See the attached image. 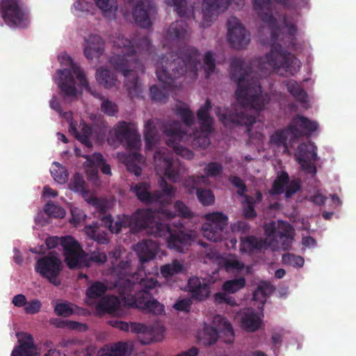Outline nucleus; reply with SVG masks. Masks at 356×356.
Returning <instances> with one entry per match:
<instances>
[{
	"mask_svg": "<svg viewBox=\"0 0 356 356\" xmlns=\"http://www.w3.org/2000/svg\"><path fill=\"white\" fill-rule=\"evenodd\" d=\"M289 92L298 102H305L307 92L300 86L298 82L291 79L286 83Z\"/></svg>",
	"mask_w": 356,
	"mask_h": 356,
	"instance_id": "obj_41",
	"label": "nucleus"
},
{
	"mask_svg": "<svg viewBox=\"0 0 356 356\" xmlns=\"http://www.w3.org/2000/svg\"><path fill=\"white\" fill-rule=\"evenodd\" d=\"M41 307V302L38 299H34L26 302L24 312L27 314H35L40 311Z\"/></svg>",
	"mask_w": 356,
	"mask_h": 356,
	"instance_id": "obj_63",
	"label": "nucleus"
},
{
	"mask_svg": "<svg viewBox=\"0 0 356 356\" xmlns=\"http://www.w3.org/2000/svg\"><path fill=\"white\" fill-rule=\"evenodd\" d=\"M208 221L202 226L204 236L213 242L222 241L226 235L228 218L220 212H213L206 215Z\"/></svg>",
	"mask_w": 356,
	"mask_h": 356,
	"instance_id": "obj_12",
	"label": "nucleus"
},
{
	"mask_svg": "<svg viewBox=\"0 0 356 356\" xmlns=\"http://www.w3.org/2000/svg\"><path fill=\"white\" fill-rule=\"evenodd\" d=\"M174 209L175 211H169L168 209H162L161 213L167 219H172L177 216L183 219H189L193 216V212L182 201H176Z\"/></svg>",
	"mask_w": 356,
	"mask_h": 356,
	"instance_id": "obj_30",
	"label": "nucleus"
},
{
	"mask_svg": "<svg viewBox=\"0 0 356 356\" xmlns=\"http://www.w3.org/2000/svg\"><path fill=\"white\" fill-rule=\"evenodd\" d=\"M70 188L75 192L81 193L82 194L86 193V181L83 177L79 174L76 173L69 184Z\"/></svg>",
	"mask_w": 356,
	"mask_h": 356,
	"instance_id": "obj_45",
	"label": "nucleus"
},
{
	"mask_svg": "<svg viewBox=\"0 0 356 356\" xmlns=\"http://www.w3.org/2000/svg\"><path fill=\"white\" fill-rule=\"evenodd\" d=\"M154 162L157 172L163 173L174 183L179 181L184 167L178 160L173 159L167 149L161 148L156 151L154 154Z\"/></svg>",
	"mask_w": 356,
	"mask_h": 356,
	"instance_id": "obj_10",
	"label": "nucleus"
},
{
	"mask_svg": "<svg viewBox=\"0 0 356 356\" xmlns=\"http://www.w3.org/2000/svg\"><path fill=\"white\" fill-rule=\"evenodd\" d=\"M84 48V54L89 60L94 58H99L104 51V41L102 38L96 34L89 35L86 40Z\"/></svg>",
	"mask_w": 356,
	"mask_h": 356,
	"instance_id": "obj_24",
	"label": "nucleus"
},
{
	"mask_svg": "<svg viewBox=\"0 0 356 356\" xmlns=\"http://www.w3.org/2000/svg\"><path fill=\"white\" fill-rule=\"evenodd\" d=\"M115 133L116 138L126 149L130 151L140 149V136L132 124L124 121L120 122L115 128Z\"/></svg>",
	"mask_w": 356,
	"mask_h": 356,
	"instance_id": "obj_16",
	"label": "nucleus"
},
{
	"mask_svg": "<svg viewBox=\"0 0 356 356\" xmlns=\"http://www.w3.org/2000/svg\"><path fill=\"white\" fill-rule=\"evenodd\" d=\"M45 244L48 249H53L60 245L63 250L65 261L70 268L73 269L76 266L80 265L83 250L72 236H50L46 239Z\"/></svg>",
	"mask_w": 356,
	"mask_h": 356,
	"instance_id": "obj_8",
	"label": "nucleus"
},
{
	"mask_svg": "<svg viewBox=\"0 0 356 356\" xmlns=\"http://www.w3.org/2000/svg\"><path fill=\"white\" fill-rule=\"evenodd\" d=\"M223 167L219 162H210L204 168V174L208 177H216L222 173Z\"/></svg>",
	"mask_w": 356,
	"mask_h": 356,
	"instance_id": "obj_52",
	"label": "nucleus"
},
{
	"mask_svg": "<svg viewBox=\"0 0 356 356\" xmlns=\"http://www.w3.org/2000/svg\"><path fill=\"white\" fill-rule=\"evenodd\" d=\"M218 330L213 326H206L204 329V343L208 346L214 344L218 338Z\"/></svg>",
	"mask_w": 356,
	"mask_h": 356,
	"instance_id": "obj_51",
	"label": "nucleus"
},
{
	"mask_svg": "<svg viewBox=\"0 0 356 356\" xmlns=\"http://www.w3.org/2000/svg\"><path fill=\"white\" fill-rule=\"evenodd\" d=\"M144 138L146 143V147H148L154 145L158 140L157 131L154 121L152 120H147L145 123Z\"/></svg>",
	"mask_w": 356,
	"mask_h": 356,
	"instance_id": "obj_42",
	"label": "nucleus"
},
{
	"mask_svg": "<svg viewBox=\"0 0 356 356\" xmlns=\"http://www.w3.org/2000/svg\"><path fill=\"white\" fill-rule=\"evenodd\" d=\"M150 185L147 182L132 184L130 191L134 193L138 199L145 203L149 204L159 202L161 199V194L159 192L151 193L149 192Z\"/></svg>",
	"mask_w": 356,
	"mask_h": 356,
	"instance_id": "obj_23",
	"label": "nucleus"
},
{
	"mask_svg": "<svg viewBox=\"0 0 356 356\" xmlns=\"http://www.w3.org/2000/svg\"><path fill=\"white\" fill-rule=\"evenodd\" d=\"M54 312L58 316L68 317L74 313V309L70 304L62 302L56 304Z\"/></svg>",
	"mask_w": 356,
	"mask_h": 356,
	"instance_id": "obj_61",
	"label": "nucleus"
},
{
	"mask_svg": "<svg viewBox=\"0 0 356 356\" xmlns=\"http://www.w3.org/2000/svg\"><path fill=\"white\" fill-rule=\"evenodd\" d=\"M1 18L9 26L27 28L29 14L19 5L18 0H1Z\"/></svg>",
	"mask_w": 356,
	"mask_h": 356,
	"instance_id": "obj_11",
	"label": "nucleus"
},
{
	"mask_svg": "<svg viewBox=\"0 0 356 356\" xmlns=\"http://www.w3.org/2000/svg\"><path fill=\"white\" fill-rule=\"evenodd\" d=\"M227 26V40L231 47L235 49L245 48L250 42V34L239 20L232 17L228 19Z\"/></svg>",
	"mask_w": 356,
	"mask_h": 356,
	"instance_id": "obj_15",
	"label": "nucleus"
},
{
	"mask_svg": "<svg viewBox=\"0 0 356 356\" xmlns=\"http://www.w3.org/2000/svg\"><path fill=\"white\" fill-rule=\"evenodd\" d=\"M245 202L247 205L244 207L243 215L246 218H254L257 216V212L254 209L255 201L253 197L245 195Z\"/></svg>",
	"mask_w": 356,
	"mask_h": 356,
	"instance_id": "obj_57",
	"label": "nucleus"
},
{
	"mask_svg": "<svg viewBox=\"0 0 356 356\" xmlns=\"http://www.w3.org/2000/svg\"><path fill=\"white\" fill-rule=\"evenodd\" d=\"M221 332L225 336V342L227 343H232L234 340V332L232 325L227 321H224L220 326Z\"/></svg>",
	"mask_w": 356,
	"mask_h": 356,
	"instance_id": "obj_56",
	"label": "nucleus"
},
{
	"mask_svg": "<svg viewBox=\"0 0 356 356\" xmlns=\"http://www.w3.org/2000/svg\"><path fill=\"white\" fill-rule=\"evenodd\" d=\"M158 284L156 278L145 277L135 281V275L120 277L116 287L120 296L128 306L140 309L144 312L154 315L165 313L164 305L152 298L151 291Z\"/></svg>",
	"mask_w": 356,
	"mask_h": 356,
	"instance_id": "obj_5",
	"label": "nucleus"
},
{
	"mask_svg": "<svg viewBox=\"0 0 356 356\" xmlns=\"http://www.w3.org/2000/svg\"><path fill=\"white\" fill-rule=\"evenodd\" d=\"M228 180L233 186L237 188L236 193L238 195L243 196L247 191V186L245 182L239 177L230 175Z\"/></svg>",
	"mask_w": 356,
	"mask_h": 356,
	"instance_id": "obj_60",
	"label": "nucleus"
},
{
	"mask_svg": "<svg viewBox=\"0 0 356 356\" xmlns=\"http://www.w3.org/2000/svg\"><path fill=\"white\" fill-rule=\"evenodd\" d=\"M212 105L210 99L207 98L205 103L200 106L197 112V118L200 127V131H193L188 133V130L183 128L182 124L178 121H173L167 124L163 130L166 137V144L174 152L182 157L191 159L194 154L192 151L185 147L181 143H191L193 148L205 149L210 145V138L208 134L212 131L213 118L210 115Z\"/></svg>",
	"mask_w": 356,
	"mask_h": 356,
	"instance_id": "obj_4",
	"label": "nucleus"
},
{
	"mask_svg": "<svg viewBox=\"0 0 356 356\" xmlns=\"http://www.w3.org/2000/svg\"><path fill=\"white\" fill-rule=\"evenodd\" d=\"M193 301L190 298L178 300L173 305V308L178 312L188 313L191 309Z\"/></svg>",
	"mask_w": 356,
	"mask_h": 356,
	"instance_id": "obj_59",
	"label": "nucleus"
},
{
	"mask_svg": "<svg viewBox=\"0 0 356 356\" xmlns=\"http://www.w3.org/2000/svg\"><path fill=\"white\" fill-rule=\"evenodd\" d=\"M107 291V286L102 282H93L86 291V297L90 300L102 298Z\"/></svg>",
	"mask_w": 356,
	"mask_h": 356,
	"instance_id": "obj_40",
	"label": "nucleus"
},
{
	"mask_svg": "<svg viewBox=\"0 0 356 356\" xmlns=\"http://www.w3.org/2000/svg\"><path fill=\"white\" fill-rule=\"evenodd\" d=\"M196 195L203 205H211L214 202L215 197L212 191L209 189H197Z\"/></svg>",
	"mask_w": 356,
	"mask_h": 356,
	"instance_id": "obj_50",
	"label": "nucleus"
},
{
	"mask_svg": "<svg viewBox=\"0 0 356 356\" xmlns=\"http://www.w3.org/2000/svg\"><path fill=\"white\" fill-rule=\"evenodd\" d=\"M57 169L51 171L54 180L59 184H65L68 179V174L66 169L58 163H55Z\"/></svg>",
	"mask_w": 356,
	"mask_h": 356,
	"instance_id": "obj_55",
	"label": "nucleus"
},
{
	"mask_svg": "<svg viewBox=\"0 0 356 356\" xmlns=\"http://www.w3.org/2000/svg\"><path fill=\"white\" fill-rule=\"evenodd\" d=\"M19 346L14 348L11 356H38L33 338L29 334H23L19 339Z\"/></svg>",
	"mask_w": 356,
	"mask_h": 356,
	"instance_id": "obj_26",
	"label": "nucleus"
},
{
	"mask_svg": "<svg viewBox=\"0 0 356 356\" xmlns=\"http://www.w3.org/2000/svg\"><path fill=\"white\" fill-rule=\"evenodd\" d=\"M182 270L181 264L177 260L172 261V264H165L161 268V275L165 277H170Z\"/></svg>",
	"mask_w": 356,
	"mask_h": 356,
	"instance_id": "obj_46",
	"label": "nucleus"
},
{
	"mask_svg": "<svg viewBox=\"0 0 356 356\" xmlns=\"http://www.w3.org/2000/svg\"><path fill=\"white\" fill-rule=\"evenodd\" d=\"M159 184L163 195L170 199L175 197L176 188L168 184L163 177H160Z\"/></svg>",
	"mask_w": 356,
	"mask_h": 356,
	"instance_id": "obj_62",
	"label": "nucleus"
},
{
	"mask_svg": "<svg viewBox=\"0 0 356 356\" xmlns=\"http://www.w3.org/2000/svg\"><path fill=\"white\" fill-rule=\"evenodd\" d=\"M203 68L205 72V77L209 78L216 70V61L212 51H207L204 54L203 60Z\"/></svg>",
	"mask_w": 356,
	"mask_h": 356,
	"instance_id": "obj_47",
	"label": "nucleus"
},
{
	"mask_svg": "<svg viewBox=\"0 0 356 356\" xmlns=\"http://www.w3.org/2000/svg\"><path fill=\"white\" fill-rule=\"evenodd\" d=\"M245 284V280L243 277L227 280L224 282L222 289L229 293H234L243 289Z\"/></svg>",
	"mask_w": 356,
	"mask_h": 356,
	"instance_id": "obj_44",
	"label": "nucleus"
},
{
	"mask_svg": "<svg viewBox=\"0 0 356 356\" xmlns=\"http://www.w3.org/2000/svg\"><path fill=\"white\" fill-rule=\"evenodd\" d=\"M127 350V346L124 342H118L111 346L110 349L100 356H124Z\"/></svg>",
	"mask_w": 356,
	"mask_h": 356,
	"instance_id": "obj_53",
	"label": "nucleus"
},
{
	"mask_svg": "<svg viewBox=\"0 0 356 356\" xmlns=\"http://www.w3.org/2000/svg\"><path fill=\"white\" fill-rule=\"evenodd\" d=\"M282 261L284 264L293 267H302L304 265V259L291 253H286L282 255Z\"/></svg>",
	"mask_w": 356,
	"mask_h": 356,
	"instance_id": "obj_54",
	"label": "nucleus"
},
{
	"mask_svg": "<svg viewBox=\"0 0 356 356\" xmlns=\"http://www.w3.org/2000/svg\"><path fill=\"white\" fill-rule=\"evenodd\" d=\"M105 222L108 223V228L112 233L118 234L123 228H129L131 230V220L129 215L118 216L115 221L111 218V216L104 218Z\"/></svg>",
	"mask_w": 356,
	"mask_h": 356,
	"instance_id": "obj_32",
	"label": "nucleus"
},
{
	"mask_svg": "<svg viewBox=\"0 0 356 356\" xmlns=\"http://www.w3.org/2000/svg\"><path fill=\"white\" fill-rule=\"evenodd\" d=\"M63 262L56 254L49 252L38 259L35 264V271L42 278L54 286H59V275L63 270Z\"/></svg>",
	"mask_w": 356,
	"mask_h": 356,
	"instance_id": "obj_9",
	"label": "nucleus"
},
{
	"mask_svg": "<svg viewBox=\"0 0 356 356\" xmlns=\"http://www.w3.org/2000/svg\"><path fill=\"white\" fill-rule=\"evenodd\" d=\"M301 65L296 56L278 43H273L270 51L265 56L252 60L249 67H245L243 59L233 58L230 64L231 79L237 83L235 94L238 105H233L232 108L216 106L215 113L219 121L225 127L245 126L250 131L256 120L247 113V108L262 111L270 100L267 93H263L260 79L268 76L270 70L279 72L283 70L289 75L294 76Z\"/></svg>",
	"mask_w": 356,
	"mask_h": 356,
	"instance_id": "obj_1",
	"label": "nucleus"
},
{
	"mask_svg": "<svg viewBox=\"0 0 356 356\" xmlns=\"http://www.w3.org/2000/svg\"><path fill=\"white\" fill-rule=\"evenodd\" d=\"M284 26L287 28L285 44L289 49L297 51L298 49V44L296 42L297 26L296 24L290 23L286 19L284 21Z\"/></svg>",
	"mask_w": 356,
	"mask_h": 356,
	"instance_id": "obj_37",
	"label": "nucleus"
},
{
	"mask_svg": "<svg viewBox=\"0 0 356 356\" xmlns=\"http://www.w3.org/2000/svg\"><path fill=\"white\" fill-rule=\"evenodd\" d=\"M232 2L236 5L238 9L242 8L245 3L244 0H203V26H210V23L217 17L219 13L226 10Z\"/></svg>",
	"mask_w": 356,
	"mask_h": 356,
	"instance_id": "obj_14",
	"label": "nucleus"
},
{
	"mask_svg": "<svg viewBox=\"0 0 356 356\" xmlns=\"http://www.w3.org/2000/svg\"><path fill=\"white\" fill-rule=\"evenodd\" d=\"M120 307V302L118 297L115 296H107L103 297L97 305L98 311L104 313L113 314L116 313Z\"/></svg>",
	"mask_w": 356,
	"mask_h": 356,
	"instance_id": "obj_31",
	"label": "nucleus"
},
{
	"mask_svg": "<svg viewBox=\"0 0 356 356\" xmlns=\"http://www.w3.org/2000/svg\"><path fill=\"white\" fill-rule=\"evenodd\" d=\"M191 298L197 301H202L210 296V284L205 279L201 280L197 277H190L187 284Z\"/></svg>",
	"mask_w": 356,
	"mask_h": 356,
	"instance_id": "obj_21",
	"label": "nucleus"
},
{
	"mask_svg": "<svg viewBox=\"0 0 356 356\" xmlns=\"http://www.w3.org/2000/svg\"><path fill=\"white\" fill-rule=\"evenodd\" d=\"M96 79L97 82L106 88H111L117 80L116 76L109 70L100 67L97 70Z\"/></svg>",
	"mask_w": 356,
	"mask_h": 356,
	"instance_id": "obj_36",
	"label": "nucleus"
},
{
	"mask_svg": "<svg viewBox=\"0 0 356 356\" xmlns=\"http://www.w3.org/2000/svg\"><path fill=\"white\" fill-rule=\"evenodd\" d=\"M253 8L260 19L270 26L273 27L277 22L273 15L271 0H254Z\"/></svg>",
	"mask_w": 356,
	"mask_h": 356,
	"instance_id": "obj_22",
	"label": "nucleus"
},
{
	"mask_svg": "<svg viewBox=\"0 0 356 356\" xmlns=\"http://www.w3.org/2000/svg\"><path fill=\"white\" fill-rule=\"evenodd\" d=\"M143 156L138 150H133L126 159V166L129 172L138 177L141 175L142 168L138 165L141 162Z\"/></svg>",
	"mask_w": 356,
	"mask_h": 356,
	"instance_id": "obj_35",
	"label": "nucleus"
},
{
	"mask_svg": "<svg viewBox=\"0 0 356 356\" xmlns=\"http://www.w3.org/2000/svg\"><path fill=\"white\" fill-rule=\"evenodd\" d=\"M318 129V124L311 121L302 115H297L293 118L289 125V129L295 137H300L302 132L301 129L309 132H314Z\"/></svg>",
	"mask_w": 356,
	"mask_h": 356,
	"instance_id": "obj_25",
	"label": "nucleus"
},
{
	"mask_svg": "<svg viewBox=\"0 0 356 356\" xmlns=\"http://www.w3.org/2000/svg\"><path fill=\"white\" fill-rule=\"evenodd\" d=\"M199 63V51L192 47L186 46L179 53L170 51L163 54L157 60L156 74L158 79L163 83L164 88L161 89L155 85L151 86L149 92L152 99L166 102L168 94L165 90L171 89L174 81L186 73L197 77Z\"/></svg>",
	"mask_w": 356,
	"mask_h": 356,
	"instance_id": "obj_2",
	"label": "nucleus"
},
{
	"mask_svg": "<svg viewBox=\"0 0 356 356\" xmlns=\"http://www.w3.org/2000/svg\"><path fill=\"white\" fill-rule=\"evenodd\" d=\"M97 6L102 10L104 17L110 19L115 18L118 5L116 0H94Z\"/></svg>",
	"mask_w": 356,
	"mask_h": 356,
	"instance_id": "obj_34",
	"label": "nucleus"
},
{
	"mask_svg": "<svg viewBox=\"0 0 356 356\" xmlns=\"http://www.w3.org/2000/svg\"><path fill=\"white\" fill-rule=\"evenodd\" d=\"M131 232L134 234L147 229V232L154 236L152 228L159 222L155 221L154 213L149 209H138L129 216Z\"/></svg>",
	"mask_w": 356,
	"mask_h": 356,
	"instance_id": "obj_17",
	"label": "nucleus"
},
{
	"mask_svg": "<svg viewBox=\"0 0 356 356\" xmlns=\"http://www.w3.org/2000/svg\"><path fill=\"white\" fill-rule=\"evenodd\" d=\"M188 24L184 19L177 20L172 23L167 31L169 40L180 42L184 40L187 33Z\"/></svg>",
	"mask_w": 356,
	"mask_h": 356,
	"instance_id": "obj_28",
	"label": "nucleus"
},
{
	"mask_svg": "<svg viewBox=\"0 0 356 356\" xmlns=\"http://www.w3.org/2000/svg\"><path fill=\"white\" fill-rule=\"evenodd\" d=\"M165 3L174 8V10L180 17H185L191 12L186 0H165Z\"/></svg>",
	"mask_w": 356,
	"mask_h": 356,
	"instance_id": "obj_43",
	"label": "nucleus"
},
{
	"mask_svg": "<svg viewBox=\"0 0 356 356\" xmlns=\"http://www.w3.org/2000/svg\"><path fill=\"white\" fill-rule=\"evenodd\" d=\"M175 114L180 118L181 122L186 127V129H191L195 124V117L186 105L179 106L175 109Z\"/></svg>",
	"mask_w": 356,
	"mask_h": 356,
	"instance_id": "obj_39",
	"label": "nucleus"
},
{
	"mask_svg": "<svg viewBox=\"0 0 356 356\" xmlns=\"http://www.w3.org/2000/svg\"><path fill=\"white\" fill-rule=\"evenodd\" d=\"M265 234L273 238L283 250H287L293 240L294 229L287 222L272 221L264 226Z\"/></svg>",
	"mask_w": 356,
	"mask_h": 356,
	"instance_id": "obj_13",
	"label": "nucleus"
},
{
	"mask_svg": "<svg viewBox=\"0 0 356 356\" xmlns=\"http://www.w3.org/2000/svg\"><path fill=\"white\" fill-rule=\"evenodd\" d=\"M156 13L155 4L152 0H138L132 15L135 22L141 28L149 29L152 24L150 17Z\"/></svg>",
	"mask_w": 356,
	"mask_h": 356,
	"instance_id": "obj_18",
	"label": "nucleus"
},
{
	"mask_svg": "<svg viewBox=\"0 0 356 356\" xmlns=\"http://www.w3.org/2000/svg\"><path fill=\"white\" fill-rule=\"evenodd\" d=\"M156 246L151 241H143L137 243L135 250L139 257L141 264H144L154 259L156 256Z\"/></svg>",
	"mask_w": 356,
	"mask_h": 356,
	"instance_id": "obj_27",
	"label": "nucleus"
},
{
	"mask_svg": "<svg viewBox=\"0 0 356 356\" xmlns=\"http://www.w3.org/2000/svg\"><path fill=\"white\" fill-rule=\"evenodd\" d=\"M65 118L69 122V132L74 136V137L85 147L90 148L92 147L91 140L93 139V131L90 126L87 124L83 120L79 124V129L76 128V125L72 120V113L65 112L63 113Z\"/></svg>",
	"mask_w": 356,
	"mask_h": 356,
	"instance_id": "obj_20",
	"label": "nucleus"
},
{
	"mask_svg": "<svg viewBox=\"0 0 356 356\" xmlns=\"http://www.w3.org/2000/svg\"><path fill=\"white\" fill-rule=\"evenodd\" d=\"M133 41L120 36L114 42L113 47V56L110 58V63L114 69L121 72L124 78V86L131 99L142 98L143 86L138 82V76L131 68L138 67L140 65L138 53L147 52L150 50L152 44L146 36L138 38Z\"/></svg>",
	"mask_w": 356,
	"mask_h": 356,
	"instance_id": "obj_3",
	"label": "nucleus"
},
{
	"mask_svg": "<svg viewBox=\"0 0 356 356\" xmlns=\"http://www.w3.org/2000/svg\"><path fill=\"white\" fill-rule=\"evenodd\" d=\"M101 109L102 112L111 116L114 115L118 111L117 105L109 100L103 101Z\"/></svg>",
	"mask_w": 356,
	"mask_h": 356,
	"instance_id": "obj_64",
	"label": "nucleus"
},
{
	"mask_svg": "<svg viewBox=\"0 0 356 356\" xmlns=\"http://www.w3.org/2000/svg\"><path fill=\"white\" fill-rule=\"evenodd\" d=\"M266 245L265 239H259L254 236L241 238L240 249L243 252L253 253L261 250Z\"/></svg>",
	"mask_w": 356,
	"mask_h": 356,
	"instance_id": "obj_29",
	"label": "nucleus"
},
{
	"mask_svg": "<svg viewBox=\"0 0 356 356\" xmlns=\"http://www.w3.org/2000/svg\"><path fill=\"white\" fill-rule=\"evenodd\" d=\"M299 155L298 162L302 170L309 174L316 175L317 170L314 162L318 161L317 147L314 143L307 145L300 144L298 147Z\"/></svg>",
	"mask_w": 356,
	"mask_h": 356,
	"instance_id": "obj_19",
	"label": "nucleus"
},
{
	"mask_svg": "<svg viewBox=\"0 0 356 356\" xmlns=\"http://www.w3.org/2000/svg\"><path fill=\"white\" fill-rule=\"evenodd\" d=\"M286 136L282 130L275 131L270 138V142L277 147H280L282 145L286 147Z\"/></svg>",
	"mask_w": 356,
	"mask_h": 356,
	"instance_id": "obj_58",
	"label": "nucleus"
},
{
	"mask_svg": "<svg viewBox=\"0 0 356 356\" xmlns=\"http://www.w3.org/2000/svg\"><path fill=\"white\" fill-rule=\"evenodd\" d=\"M260 323L261 320L259 315L253 310H248L242 316V327L249 332L256 331L259 327Z\"/></svg>",
	"mask_w": 356,
	"mask_h": 356,
	"instance_id": "obj_33",
	"label": "nucleus"
},
{
	"mask_svg": "<svg viewBox=\"0 0 356 356\" xmlns=\"http://www.w3.org/2000/svg\"><path fill=\"white\" fill-rule=\"evenodd\" d=\"M172 227L164 223L156 224L152 229L154 237H163L165 238L167 247L177 252H184L191 245L193 236L191 232L185 230L184 224L179 220L173 223Z\"/></svg>",
	"mask_w": 356,
	"mask_h": 356,
	"instance_id": "obj_6",
	"label": "nucleus"
},
{
	"mask_svg": "<svg viewBox=\"0 0 356 356\" xmlns=\"http://www.w3.org/2000/svg\"><path fill=\"white\" fill-rule=\"evenodd\" d=\"M69 65L71 69L58 70L57 74L59 77L56 81L58 88L65 97H76L77 90L75 86V81L72 73L76 76L79 82V86L83 87L86 90L94 93L91 91L89 83L86 79L85 73L79 65L74 63L73 60L69 56H66Z\"/></svg>",
	"mask_w": 356,
	"mask_h": 356,
	"instance_id": "obj_7",
	"label": "nucleus"
},
{
	"mask_svg": "<svg viewBox=\"0 0 356 356\" xmlns=\"http://www.w3.org/2000/svg\"><path fill=\"white\" fill-rule=\"evenodd\" d=\"M91 161L100 168L103 174L111 175V166L106 163V160L101 153H94L92 156Z\"/></svg>",
	"mask_w": 356,
	"mask_h": 356,
	"instance_id": "obj_49",
	"label": "nucleus"
},
{
	"mask_svg": "<svg viewBox=\"0 0 356 356\" xmlns=\"http://www.w3.org/2000/svg\"><path fill=\"white\" fill-rule=\"evenodd\" d=\"M44 213L50 217L63 218L65 216V210L60 206L53 202H48L44 207Z\"/></svg>",
	"mask_w": 356,
	"mask_h": 356,
	"instance_id": "obj_48",
	"label": "nucleus"
},
{
	"mask_svg": "<svg viewBox=\"0 0 356 356\" xmlns=\"http://www.w3.org/2000/svg\"><path fill=\"white\" fill-rule=\"evenodd\" d=\"M82 254V259L80 262V265L79 264L76 266L74 268L89 267L91 265V263L102 264L105 263L107 260V256L104 252H94L88 256L83 251V253Z\"/></svg>",
	"mask_w": 356,
	"mask_h": 356,
	"instance_id": "obj_38",
	"label": "nucleus"
}]
</instances>
